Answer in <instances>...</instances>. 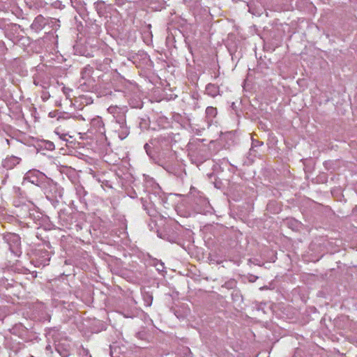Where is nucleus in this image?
Returning a JSON list of instances; mask_svg holds the SVG:
<instances>
[{
  "mask_svg": "<svg viewBox=\"0 0 357 357\" xmlns=\"http://www.w3.org/2000/svg\"><path fill=\"white\" fill-rule=\"evenodd\" d=\"M154 141H157L158 142H165V144H168L171 141V137L169 135H160L158 137L155 138Z\"/></svg>",
  "mask_w": 357,
  "mask_h": 357,
  "instance_id": "nucleus-26",
  "label": "nucleus"
},
{
  "mask_svg": "<svg viewBox=\"0 0 357 357\" xmlns=\"http://www.w3.org/2000/svg\"><path fill=\"white\" fill-rule=\"evenodd\" d=\"M192 155L199 160V162H203L211 158L210 148L206 144H204L200 139H196L193 142L188 144Z\"/></svg>",
  "mask_w": 357,
  "mask_h": 357,
  "instance_id": "nucleus-3",
  "label": "nucleus"
},
{
  "mask_svg": "<svg viewBox=\"0 0 357 357\" xmlns=\"http://www.w3.org/2000/svg\"><path fill=\"white\" fill-rule=\"evenodd\" d=\"M22 159L15 155L6 157L2 161V166L6 169H12L21 162Z\"/></svg>",
  "mask_w": 357,
  "mask_h": 357,
  "instance_id": "nucleus-13",
  "label": "nucleus"
},
{
  "mask_svg": "<svg viewBox=\"0 0 357 357\" xmlns=\"http://www.w3.org/2000/svg\"><path fill=\"white\" fill-rule=\"evenodd\" d=\"M141 202H142V206H143L144 209L146 211V213L149 214V215L155 216V215L156 213V211H155V209L152 208L151 207H149V204H148L146 201L144 200L143 198L141 199Z\"/></svg>",
  "mask_w": 357,
  "mask_h": 357,
  "instance_id": "nucleus-21",
  "label": "nucleus"
},
{
  "mask_svg": "<svg viewBox=\"0 0 357 357\" xmlns=\"http://www.w3.org/2000/svg\"><path fill=\"white\" fill-rule=\"evenodd\" d=\"M142 298L144 302V305L147 307H150L153 302L152 294L148 291H144L142 293Z\"/></svg>",
  "mask_w": 357,
  "mask_h": 357,
  "instance_id": "nucleus-20",
  "label": "nucleus"
},
{
  "mask_svg": "<svg viewBox=\"0 0 357 357\" xmlns=\"http://www.w3.org/2000/svg\"><path fill=\"white\" fill-rule=\"evenodd\" d=\"M211 107H208L206 108V112H208V109H211Z\"/></svg>",
  "mask_w": 357,
  "mask_h": 357,
  "instance_id": "nucleus-41",
  "label": "nucleus"
},
{
  "mask_svg": "<svg viewBox=\"0 0 357 357\" xmlns=\"http://www.w3.org/2000/svg\"><path fill=\"white\" fill-rule=\"evenodd\" d=\"M74 188L75 191V194L79 201L83 206L86 208L87 206V199L86 197L88 195L87 191L85 190L84 186L79 183H77L74 185Z\"/></svg>",
  "mask_w": 357,
  "mask_h": 357,
  "instance_id": "nucleus-9",
  "label": "nucleus"
},
{
  "mask_svg": "<svg viewBox=\"0 0 357 357\" xmlns=\"http://www.w3.org/2000/svg\"><path fill=\"white\" fill-rule=\"evenodd\" d=\"M3 240L8 243L10 252L15 256H20L22 254L21 238L18 234L7 233L3 236Z\"/></svg>",
  "mask_w": 357,
  "mask_h": 357,
  "instance_id": "nucleus-5",
  "label": "nucleus"
},
{
  "mask_svg": "<svg viewBox=\"0 0 357 357\" xmlns=\"http://www.w3.org/2000/svg\"><path fill=\"white\" fill-rule=\"evenodd\" d=\"M215 144H214V142H211L210 145L208 146V148H210V152L211 153V157L213 155L216 154L218 152V151H219V148L218 147H215Z\"/></svg>",
  "mask_w": 357,
  "mask_h": 357,
  "instance_id": "nucleus-28",
  "label": "nucleus"
},
{
  "mask_svg": "<svg viewBox=\"0 0 357 357\" xmlns=\"http://www.w3.org/2000/svg\"><path fill=\"white\" fill-rule=\"evenodd\" d=\"M91 129L101 134L105 132L104 123L100 116H97L91 119Z\"/></svg>",
  "mask_w": 357,
  "mask_h": 357,
  "instance_id": "nucleus-14",
  "label": "nucleus"
},
{
  "mask_svg": "<svg viewBox=\"0 0 357 357\" xmlns=\"http://www.w3.org/2000/svg\"><path fill=\"white\" fill-rule=\"evenodd\" d=\"M163 268H164V264H163L162 263H161V264H160V266H159L158 268H157V270H158V271H162V270H163Z\"/></svg>",
  "mask_w": 357,
  "mask_h": 357,
  "instance_id": "nucleus-37",
  "label": "nucleus"
},
{
  "mask_svg": "<svg viewBox=\"0 0 357 357\" xmlns=\"http://www.w3.org/2000/svg\"><path fill=\"white\" fill-rule=\"evenodd\" d=\"M206 93L211 97H215L219 94V87L213 84H208L206 87Z\"/></svg>",
  "mask_w": 357,
  "mask_h": 357,
  "instance_id": "nucleus-18",
  "label": "nucleus"
},
{
  "mask_svg": "<svg viewBox=\"0 0 357 357\" xmlns=\"http://www.w3.org/2000/svg\"><path fill=\"white\" fill-rule=\"evenodd\" d=\"M45 147L48 150H53L54 149V144L53 142L48 141L46 142Z\"/></svg>",
  "mask_w": 357,
  "mask_h": 357,
  "instance_id": "nucleus-33",
  "label": "nucleus"
},
{
  "mask_svg": "<svg viewBox=\"0 0 357 357\" xmlns=\"http://www.w3.org/2000/svg\"><path fill=\"white\" fill-rule=\"evenodd\" d=\"M49 177H47L44 173L37 169L29 170L24 176V181H28L40 189L43 187Z\"/></svg>",
  "mask_w": 357,
  "mask_h": 357,
  "instance_id": "nucleus-4",
  "label": "nucleus"
},
{
  "mask_svg": "<svg viewBox=\"0 0 357 357\" xmlns=\"http://www.w3.org/2000/svg\"><path fill=\"white\" fill-rule=\"evenodd\" d=\"M6 51H7V48L4 45V43L1 42L0 43V54H6Z\"/></svg>",
  "mask_w": 357,
  "mask_h": 357,
  "instance_id": "nucleus-32",
  "label": "nucleus"
},
{
  "mask_svg": "<svg viewBox=\"0 0 357 357\" xmlns=\"http://www.w3.org/2000/svg\"><path fill=\"white\" fill-rule=\"evenodd\" d=\"M41 190L54 206L62 199L64 192L63 188L50 178L47 179Z\"/></svg>",
  "mask_w": 357,
  "mask_h": 357,
  "instance_id": "nucleus-1",
  "label": "nucleus"
},
{
  "mask_svg": "<svg viewBox=\"0 0 357 357\" xmlns=\"http://www.w3.org/2000/svg\"><path fill=\"white\" fill-rule=\"evenodd\" d=\"M10 23V20L8 18L0 17V29L4 31L8 25Z\"/></svg>",
  "mask_w": 357,
  "mask_h": 357,
  "instance_id": "nucleus-25",
  "label": "nucleus"
},
{
  "mask_svg": "<svg viewBox=\"0 0 357 357\" xmlns=\"http://www.w3.org/2000/svg\"><path fill=\"white\" fill-rule=\"evenodd\" d=\"M49 20L48 18H45L43 15H39L34 19L31 27L33 30L38 32L42 30L45 25L49 23Z\"/></svg>",
  "mask_w": 357,
  "mask_h": 357,
  "instance_id": "nucleus-12",
  "label": "nucleus"
},
{
  "mask_svg": "<svg viewBox=\"0 0 357 357\" xmlns=\"http://www.w3.org/2000/svg\"><path fill=\"white\" fill-rule=\"evenodd\" d=\"M231 298L232 300L235 302H241L243 301V296L239 290L234 289L231 292Z\"/></svg>",
  "mask_w": 357,
  "mask_h": 357,
  "instance_id": "nucleus-24",
  "label": "nucleus"
},
{
  "mask_svg": "<svg viewBox=\"0 0 357 357\" xmlns=\"http://www.w3.org/2000/svg\"><path fill=\"white\" fill-rule=\"evenodd\" d=\"M48 116L52 119L50 123L54 125L63 124L70 119L85 121V119L80 114L71 115L70 113H48Z\"/></svg>",
  "mask_w": 357,
  "mask_h": 357,
  "instance_id": "nucleus-6",
  "label": "nucleus"
},
{
  "mask_svg": "<svg viewBox=\"0 0 357 357\" xmlns=\"http://www.w3.org/2000/svg\"><path fill=\"white\" fill-rule=\"evenodd\" d=\"M195 211L198 213L206 214L211 211V204L206 197H200L195 201Z\"/></svg>",
  "mask_w": 357,
  "mask_h": 357,
  "instance_id": "nucleus-8",
  "label": "nucleus"
},
{
  "mask_svg": "<svg viewBox=\"0 0 357 357\" xmlns=\"http://www.w3.org/2000/svg\"><path fill=\"white\" fill-rule=\"evenodd\" d=\"M6 142L9 145L10 144V142L12 144H14V142H20L23 144H26L29 142V139L26 137L22 136L16 138H13L10 140L6 139Z\"/></svg>",
  "mask_w": 357,
  "mask_h": 357,
  "instance_id": "nucleus-23",
  "label": "nucleus"
},
{
  "mask_svg": "<svg viewBox=\"0 0 357 357\" xmlns=\"http://www.w3.org/2000/svg\"><path fill=\"white\" fill-rule=\"evenodd\" d=\"M59 220L61 222V225L63 227H65L66 228H70V226L72 225L73 221V215L72 214L69 213H61L59 214Z\"/></svg>",
  "mask_w": 357,
  "mask_h": 357,
  "instance_id": "nucleus-15",
  "label": "nucleus"
},
{
  "mask_svg": "<svg viewBox=\"0 0 357 357\" xmlns=\"http://www.w3.org/2000/svg\"><path fill=\"white\" fill-rule=\"evenodd\" d=\"M3 123L2 122L1 119H0V125H2Z\"/></svg>",
  "mask_w": 357,
  "mask_h": 357,
  "instance_id": "nucleus-42",
  "label": "nucleus"
},
{
  "mask_svg": "<svg viewBox=\"0 0 357 357\" xmlns=\"http://www.w3.org/2000/svg\"><path fill=\"white\" fill-rule=\"evenodd\" d=\"M179 117V114L178 113H176L175 114L172 115V118L174 119V120H178Z\"/></svg>",
  "mask_w": 357,
  "mask_h": 357,
  "instance_id": "nucleus-36",
  "label": "nucleus"
},
{
  "mask_svg": "<svg viewBox=\"0 0 357 357\" xmlns=\"http://www.w3.org/2000/svg\"><path fill=\"white\" fill-rule=\"evenodd\" d=\"M96 8L98 11V13L100 14L101 13L102 9L104 7L105 2L102 1H98L96 3Z\"/></svg>",
  "mask_w": 357,
  "mask_h": 357,
  "instance_id": "nucleus-30",
  "label": "nucleus"
},
{
  "mask_svg": "<svg viewBox=\"0 0 357 357\" xmlns=\"http://www.w3.org/2000/svg\"><path fill=\"white\" fill-rule=\"evenodd\" d=\"M54 133L56 135H57L61 139H62L63 141H66V142L68 141V139H66V136L68 135V134H66V133H61L59 132V128H56L55 129Z\"/></svg>",
  "mask_w": 357,
  "mask_h": 357,
  "instance_id": "nucleus-29",
  "label": "nucleus"
},
{
  "mask_svg": "<svg viewBox=\"0 0 357 357\" xmlns=\"http://www.w3.org/2000/svg\"><path fill=\"white\" fill-rule=\"evenodd\" d=\"M41 97L45 100H47L50 97V95H47V93H44Z\"/></svg>",
  "mask_w": 357,
  "mask_h": 357,
  "instance_id": "nucleus-38",
  "label": "nucleus"
},
{
  "mask_svg": "<svg viewBox=\"0 0 357 357\" xmlns=\"http://www.w3.org/2000/svg\"><path fill=\"white\" fill-rule=\"evenodd\" d=\"M20 26L10 22L6 29L3 31L5 36L10 40H14L19 33Z\"/></svg>",
  "mask_w": 357,
  "mask_h": 357,
  "instance_id": "nucleus-11",
  "label": "nucleus"
},
{
  "mask_svg": "<svg viewBox=\"0 0 357 357\" xmlns=\"http://www.w3.org/2000/svg\"><path fill=\"white\" fill-rule=\"evenodd\" d=\"M45 349H46L47 351H50V353H52V347H51L50 345H47V346L46 347Z\"/></svg>",
  "mask_w": 357,
  "mask_h": 357,
  "instance_id": "nucleus-39",
  "label": "nucleus"
},
{
  "mask_svg": "<svg viewBox=\"0 0 357 357\" xmlns=\"http://www.w3.org/2000/svg\"><path fill=\"white\" fill-rule=\"evenodd\" d=\"M36 257L38 266L42 265L43 266H45L50 260L51 255L50 252L45 249H38L36 252Z\"/></svg>",
  "mask_w": 357,
  "mask_h": 357,
  "instance_id": "nucleus-10",
  "label": "nucleus"
},
{
  "mask_svg": "<svg viewBox=\"0 0 357 357\" xmlns=\"http://www.w3.org/2000/svg\"><path fill=\"white\" fill-rule=\"evenodd\" d=\"M72 6L75 8L77 13L80 15H84L86 12V7L84 3L81 0H70Z\"/></svg>",
  "mask_w": 357,
  "mask_h": 357,
  "instance_id": "nucleus-17",
  "label": "nucleus"
},
{
  "mask_svg": "<svg viewBox=\"0 0 357 357\" xmlns=\"http://www.w3.org/2000/svg\"><path fill=\"white\" fill-rule=\"evenodd\" d=\"M3 104V102L0 100V109L1 108V105Z\"/></svg>",
  "mask_w": 357,
  "mask_h": 357,
  "instance_id": "nucleus-40",
  "label": "nucleus"
},
{
  "mask_svg": "<svg viewBox=\"0 0 357 357\" xmlns=\"http://www.w3.org/2000/svg\"><path fill=\"white\" fill-rule=\"evenodd\" d=\"M222 135H223L224 140H227L228 139L231 141V142H227L228 146L231 145L235 142V139H236V132L235 131L227 132L222 133Z\"/></svg>",
  "mask_w": 357,
  "mask_h": 357,
  "instance_id": "nucleus-19",
  "label": "nucleus"
},
{
  "mask_svg": "<svg viewBox=\"0 0 357 357\" xmlns=\"http://www.w3.org/2000/svg\"><path fill=\"white\" fill-rule=\"evenodd\" d=\"M144 150L146 151V153H147L148 155H151V146L146 143L144 146Z\"/></svg>",
  "mask_w": 357,
  "mask_h": 357,
  "instance_id": "nucleus-34",
  "label": "nucleus"
},
{
  "mask_svg": "<svg viewBox=\"0 0 357 357\" xmlns=\"http://www.w3.org/2000/svg\"><path fill=\"white\" fill-rule=\"evenodd\" d=\"M13 0H0V10L6 11L10 8Z\"/></svg>",
  "mask_w": 357,
  "mask_h": 357,
  "instance_id": "nucleus-22",
  "label": "nucleus"
},
{
  "mask_svg": "<svg viewBox=\"0 0 357 357\" xmlns=\"http://www.w3.org/2000/svg\"><path fill=\"white\" fill-rule=\"evenodd\" d=\"M29 215L31 218H33L34 220H36V222L39 221L40 219L43 218L42 213H40L38 211H34L33 213H30Z\"/></svg>",
  "mask_w": 357,
  "mask_h": 357,
  "instance_id": "nucleus-27",
  "label": "nucleus"
},
{
  "mask_svg": "<svg viewBox=\"0 0 357 357\" xmlns=\"http://www.w3.org/2000/svg\"><path fill=\"white\" fill-rule=\"evenodd\" d=\"M180 226L174 222H167L157 231L158 236L170 243H176L179 239Z\"/></svg>",
  "mask_w": 357,
  "mask_h": 357,
  "instance_id": "nucleus-2",
  "label": "nucleus"
},
{
  "mask_svg": "<svg viewBox=\"0 0 357 357\" xmlns=\"http://www.w3.org/2000/svg\"><path fill=\"white\" fill-rule=\"evenodd\" d=\"M82 356H83V357H84V356H85V357H86V356H90V355L89 354V351H88L87 349H83V350H82Z\"/></svg>",
  "mask_w": 357,
  "mask_h": 357,
  "instance_id": "nucleus-35",
  "label": "nucleus"
},
{
  "mask_svg": "<svg viewBox=\"0 0 357 357\" xmlns=\"http://www.w3.org/2000/svg\"><path fill=\"white\" fill-rule=\"evenodd\" d=\"M55 349L61 357H67L70 354L69 345H65L61 342L55 344Z\"/></svg>",
  "mask_w": 357,
  "mask_h": 357,
  "instance_id": "nucleus-16",
  "label": "nucleus"
},
{
  "mask_svg": "<svg viewBox=\"0 0 357 357\" xmlns=\"http://www.w3.org/2000/svg\"><path fill=\"white\" fill-rule=\"evenodd\" d=\"M117 116H115L116 119V131L119 133V137L121 139H125L129 134V128L126 124V116L124 113H117Z\"/></svg>",
  "mask_w": 357,
  "mask_h": 357,
  "instance_id": "nucleus-7",
  "label": "nucleus"
},
{
  "mask_svg": "<svg viewBox=\"0 0 357 357\" xmlns=\"http://www.w3.org/2000/svg\"><path fill=\"white\" fill-rule=\"evenodd\" d=\"M236 284V282L234 280L228 281L225 283L224 287H225L227 289H232L234 285Z\"/></svg>",
  "mask_w": 357,
  "mask_h": 357,
  "instance_id": "nucleus-31",
  "label": "nucleus"
},
{
  "mask_svg": "<svg viewBox=\"0 0 357 357\" xmlns=\"http://www.w3.org/2000/svg\"><path fill=\"white\" fill-rule=\"evenodd\" d=\"M6 116V117H10V116H9L8 114H6V116Z\"/></svg>",
  "mask_w": 357,
  "mask_h": 357,
  "instance_id": "nucleus-43",
  "label": "nucleus"
}]
</instances>
